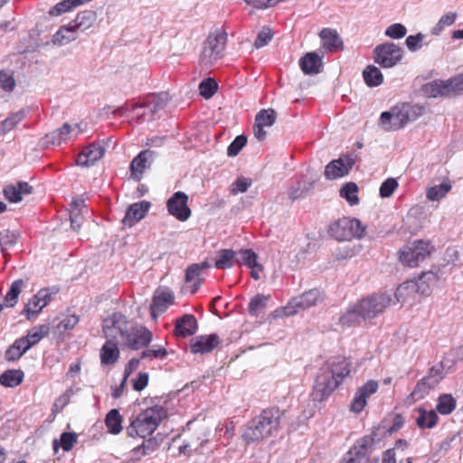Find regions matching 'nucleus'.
<instances>
[{
  "instance_id": "1",
  "label": "nucleus",
  "mask_w": 463,
  "mask_h": 463,
  "mask_svg": "<svg viewBox=\"0 0 463 463\" xmlns=\"http://www.w3.org/2000/svg\"><path fill=\"white\" fill-rule=\"evenodd\" d=\"M102 332L106 342L99 352L103 365L115 364L120 354L119 345L137 350L152 340L151 332L127 318L121 313H114L103 320Z\"/></svg>"
},
{
  "instance_id": "2",
  "label": "nucleus",
  "mask_w": 463,
  "mask_h": 463,
  "mask_svg": "<svg viewBox=\"0 0 463 463\" xmlns=\"http://www.w3.org/2000/svg\"><path fill=\"white\" fill-rule=\"evenodd\" d=\"M349 373V364L345 359L327 362L317 375L311 393L313 401H326Z\"/></svg>"
},
{
  "instance_id": "3",
  "label": "nucleus",
  "mask_w": 463,
  "mask_h": 463,
  "mask_svg": "<svg viewBox=\"0 0 463 463\" xmlns=\"http://www.w3.org/2000/svg\"><path fill=\"white\" fill-rule=\"evenodd\" d=\"M439 277L434 271L422 272L419 277L402 283L395 291V299L402 306L412 307L419 303L423 296L430 293V288L437 283Z\"/></svg>"
},
{
  "instance_id": "4",
  "label": "nucleus",
  "mask_w": 463,
  "mask_h": 463,
  "mask_svg": "<svg viewBox=\"0 0 463 463\" xmlns=\"http://www.w3.org/2000/svg\"><path fill=\"white\" fill-rule=\"evenodd\" d=\"M279 423V411L265 410L244 427L242 439L248 444L259 442L277 430Z\"/></svg>"
},
{
  "instance_id": "5",
  "label": "nucleus",
  "mask_w": 463,
  "mask_h": 463,
  "mask_svg": "<svg viewBox=\"0 0 463 463\" xmlns=\"http://www.w3.org/2000/svg\"><path fill=\"white\" fill-rule=\"evenodd\" d=\"M166 416L167 412L164 407L160 405L149 407L131 421L127 429L128 434L130 437L146 438L156 430Z\"/></svg>"
},
{
  "instance_id": "6",
  "label": "nucleus",
  "mask_w": 463,
  "mask_h": 463,
  "mask_svg": "<svg viewBox=\"0 0 463 463\" xmlns=\"http://www.w3.org/2000/svg\"><path fill=\"white\" fill-rule=\"evenodd\" d=\"M228 34L223 29H218L209 33L203 43L199 56L202 67L210 68L214 65L223 54Z\"/></svg>"
},
{
  "instance_id": "7",
  "label": "nucleus",
  "mask_w": 463,
  "mask_h": 463,
  "mask_svg": "<svg viewBox=\"0 0 463 463\" xmlns=\"http://www.w3.org/2000/svg\"><path fill=\"white\" fill-rule=\"evenodd\" d=\"M366 227L360 220L351 217H343L331 223L329 234L339 241L361 239L365 234Z\"/></svg>"
},
{
  "instance_id": "8",
  "label": "nucleus",
  "mask_w": 463,
  "mask_h": 463,
  "mask_svg": "<svg viewBox=\"0 0 463 463\" xmlns=\"http://www.w3.org/2000/svg\"><path fill=\"white\" fill-rule=\"evenodd\" d=\"M434 250V247L429 241L416 240L404 245L399 250L400 261L408 267H418Z\"/></svg>"
},
{
  "instance_id": "9",
  "label": "nucleus",
  "mask_w": 463,
  "mask_h": 463,
  "mask_svg": "<svg viewBox=\"0 0 463 463\" xmlns=\"http://www.w3.org/2000/svg\"><path fill=\"white\" fill-rule=\"evenodd\" d=\"M324 299L320 290L310 289L301 296L292 298L287 306L281 309L276 310V317H289L297 314L300 310L317 306Z\"/></svg>"
},
{
  "instance_id": "10",
  "label": "nucleus",
  "mask_w": 463,
  "mask_h": 463,
  "mask_svg": "<svg viewBox=\"0 0 463 463\" xmlns=\"http://www.w3.org/2000/svg\"><path fill=\"white\" fill-rule=\"evenodd\" d=\"M208 429L204 424H187L183 444L179 447V453L191 455L197 452L208 441Z\"/></svg>"
},
{
  "instance_id": "11",
  "label": "nucleus",
  "mask_w": 463,
  "mask_h": 463,
  "mask_svg": "<svg viewBox=\"0 0 463 463\" xmlns=\"http://www.w3.org/2000/svg\"><path fill=\"white\" fill-rule=\"evenodd\" d=\"M392 302L390 295L378 293L361 299L356 305L364 320L371 319L383 313Z\"/></svg>"
},
{
  "instance_id": "12",
  "label": "nucleus",
  "mask_w": 463,
  "mask_h": 463,
  "mask_svg": "<svg viewBox=\"0 0 463 463\" xmlns=\"http://www.w3.org/2000/svg\"><path fill=\"white\" fill-rule=\"evenodd\" d=\"M402 56V49L393 43L377 45L373 52L374 62L383 68H392L401 61Z\"/></svg>"
},
{
  "instance_id": "13",
  "label": "nucleus",
  "mask_w": 463,
  "mask_h": 463,
  "mask_svg": "<svg viewBox=\"0 0 463 463\" xmlns=\"http://www.w3.org/2000/svg\"><path fill=\"white\" fill-rule=\"evenodd\" d=\"M188 195L184 192H175L166 203L168 213L181 222H185L191 216L188 207Z\"/></svg>"
},
{
  "instance_id": "14",
  "label": "nucleus",
  "mask_w": 463,
  "mask_h": 463,
  "mask_svg": "<svg viewBox=\"0 0 463 463\" xmlns=\"http://www.w3.org/2000/svg\"><path fill=\"white\" fill-rule=\"evenodd\" d=\"M378 388L379 383L374 380H369L363 386L359 387L355 391L350 403V411L354 413H360L365 408L367 399L375 393Z\"/></svg>"
},
{
  "instance_id": "15",
  "label": "nucleus",
  "mask_w": 463,
  "mask_h": 463,
  "mask_svg": "<svg viewBox=\"0 0 463 463\" xmlns=\"http://www.w3.org/2000/svg\"><path fill=\"white\" fill-rule=\"evenodd\" d=\"M277 119V112L273 109H267L260 110L256 117L253 126L254 137L259 141H263L267 137V132L264 128L272 127Z\"/></svg>"
},
{
  "instance_id": "16",
  "label": "nucleus",
  "mask_w": 463,
  "mask_h": 463,
  "mask_svg": "<svg viewBox=\"0 0 463 463\" xmlns=\"http://www.w3.org/2000/svg\"><path fill=\"white\" fill-rule=\"evenodd\" d=\"M175 301V295L167 288H159L155 291L152 304L150 306L151 315L154 319L165 312Z\"/></svg>"
},
{
  "instance_id": "17",
  "label": "nucleus",
  "mask_w": 463,
  "mask_h": 463,
  "mask_svg": "<svg viewBox=\"0 0 463 463\" xmlns=\"http://www.w3.org/2000/svg\"><path fill=\"white\" fill-rule=\"evenodd\" d=\"M167 99L166 94L154 96L148 104L136 105L133 108V115L138 121H144L146 119L147 113L153 115L157 109L164 108Z\"/></svg>"
},
{
  "instance_id": "18",
  "label": "nucleus",
  "mask_w": 463,
  "mask_h": 463,
  "mask_svg": "<svg viewBox=\"0 0 463 463\" xmlns=\"http://www.w3.org/2000/svg\"><path fill=\"white\" fill-rule=\"evenodd\" d=\"M380 126L385 131L398 130L405 126L399 106L381 114Z\"/></svg>"
},
{
  "instance_id": "19",
  "label": "nucleus",
  "mask_w": 463,
  "mask_h": 463,
  "mask_svg": "<svg viewBox=\"0 0 463 463\" xmlns=\"http://www.w3.org/2000/svg\"><path fill=\"white\" fill-rule=\"evenodd\" d=\"M441 376L436 373H431L421 379L417 385L415 386L413 392H411V397L414 401H419L423 399L431 390H433L440 382Z\"/></svg>"
},
{
  "instance_id": "20",
  "label": "nucleus",
  "mask_w": 463,
  "mask_h": 463,
  "mask_svg": "<svg viewBox=\"0 0 463 463\" xmlns=\"http://www.w3.org/2000/svg\"><path fill=\"white\" fill-rule=\"evenodd\" d=\"M150 208V203L141 201L131 204L126 213L123 219V224L128 227H132L137 222H140L147 213Z\"/></svg>"
},
{
  "instance_id": "21",
  "label": "nucleus",
  "mask_w": 463,
  "mask_h": 463,
  "mask_svg": "<svg viewBox=\"0 0 463 463\" xmlns=\"http://www.w3.org/2000/svg\"><path fill=\"white\" fill-rule=\"evenodd\" d=\"M220 344L217 335H198L191 340V351L194 354H204L213 350Z\"/></svg>"
},
{
  "instance_id": "22",
  "label": "nucleus",
  "mask_w": 463,
  "mask_h": 463,
  "mask_svg": "<svg viewBox=\"0 0 463 463\" xmlns=\"http://www.w3.org/2000/svg\"><path fill=\"white\" fill-rule=\"evenodd\" d=\"M52 300V294L46 288H43L37 292L28 302L24 308L27 318H31V315L38 314Z\"/></svg>"
},
{
  "instance_id": "23",
  "label": "nucleus",
  "mask_w": 463,
  "mask_h": 463,
  "mask_svg": "<svg viewBox=\"0 0 463 463\" xmlns=\"http://www.w3.org/2000/svg\"><path fill=\"white\" fill-rule=\"evenodd\" d=\"M319 36L321 38L322 48L330 52H336L344 49L343 41L338 33L330 28L323 29Z\"/></svg>"
},
{
  "instance_id": "24",
  "label": "nucleus",
  "mask_w": 463,
  "mask_h": 463,
  "mask_svg": "<svg viewBox=\"0 0 463 463\" xmlns=\"http://www.w3.org/2000/svg\"><path fill=\"white\" fill-rule=\"evenodd\" d=\"M352 162L349 159L339 158L331 161L325 168V176L328 180H335L346 175L352 168Z\"/></svg>"
},
{
  "instance_id": "25",
  "label": "nucleus",
  "mask_w": 463,
  "mask_h": 463,
  "mask_svg": "<svg viewBox=\"0 0 463 463\" xmlns=\"http://www.w3.org/2000/svg\"><path fill=\"white\" fill-rule=\"evenodd\" d=\"M33 193V187L26 182H17L15 184H8L4 188V194L10 203H19L24 195Z\"/></svg>"
},
{
  "instance_id": "26",
  "label": "nucleus",
  "mask_w": 463,
  "mask_h": 463,
  "mask_svg": "<svg viewBox=\"0 0 463 463\" xmlns=\"http://www.w3.org/2000/svg\"><path fill=\"white\" fill-rule=\"evenodd\" d=\"M103 156V146L99 144H91L86 146L79 155L77 164L81 166H89L99 160Z\"/></svg>"
},
{
  "instance_id": "27",
  "label": "nucleus",
  "mask_w": 463,
  "mask_h": 463,
  "mask_svg": "<svg viewBox=\"0 0 463 463\" xmlns=\"http://www.w3.org/2000/svg\"><path fill=\"white\" fill-rule=\"evenodd\" d=\"M88 213L85 202L81 198L74 199L71 203L70 218L71 226L74 231H79Z\"/></svg>"
},
{
  "instance_id": "28",
  "label": "nucleus",
  "mask_w": 463,
  "mask_h": 463,
  "mask_svg": "<svg viewBox=\"0 0 463 463\" xmlns=\"http://www.w3.org/2000/svg\"><path fill=\"white\" fill-rule=\"evenodd\" d=\"M79 16L73 23L62 26L52 37V43L55 45H65L74 41L77 37L76 31L80 26Z\"/></svg>"
},
{
  "instance_id": "29",
  "label": "nucleus",
  "mask_w": 463,
  "mask_h": 463,
  "mask_svg": "<svg viewBox=\"0 0 463 463\" xmlns=\"http://www.w3.org/2000/svg\"><path fill=\"white\" fill-rule=\"evenodd\" d=\"M201 276L202 273L199 271V267L197 265L188 266L185 269V285L183 288V291L194 294L202 284L203 279Z\"/></svg>"
},
{
  "instance_id": "30",
  "label": "nucleus",
  "mask_w": 463,
  "mask_h": 463,
  "mask_svg": "<svg viewBox=\"0 0 463 463\" xmlns=\"http://www.w3.org/2000/svg\"><path fill=\"white\" fill-rule=\"evenodd\" d=\"M314 179L302 177L291 187H289L288 195L292 201L301 199L307 196L314 189Z\"/></svg>"
},
{
  "instance_id": "31",
  "label": "nucleus",
  "mask_w": 463,
  "mask_h": 463,
  "mask_svg": "<svg viewBox=\"0 0 463 463\" xmlns=\"http://www.w3.org/2000/svg\"><path fill=\"white\" fill-rule=\"evenodd\" d=\"M373 446V439L371 436H364L359 439L348 452L361 461L370 455Z\"/></svg>"
},
{
  "instance_id": "32",
  "label": "nucleus",
  "mask_w": 463,
  "mask_h": 463,
  "mask_svg": "<svg viewBox=\"0 0 463 463\" xmlns=\"http://www.w3.org/2000/svg\"><path fill=\"white\" fill-rule=\"evenodd\" d=\"M152 152L145 150L140 152L131 162L130 170L131 175L136 180H140L144 171L149 167L148 159L151 157Z\"/></svg>"
},
{
  "instance_id": "33",
  "label": "nucleus",
  "mask_w": 463,
  "mask_h": 463,
  "mask_svg": "<svg viewBox=\"0 0 463 463\" xmlns=\"http://www.w3.org/2000/svg\"><path fill=\"white\" fill-rule=\"evenodd\" d=\"M299 66L305 74H317L322 66L321 57L316 52H307L300 59Z\"/></svg>"
},
{
  "instance_id": "34",
  "label": "nucleus",
  "mask_w": 463,
  "mask_h": 463,
  "mask_svg": "<svg viewBox=\"0 0 463 463\" xmlns=\"http://www.w3.org/2000/svg\"><path fill=\"white\" fill-rule=\"evenodd\" d=\"M197 330V321L193 315H184L176 321L175 335L181 337H186L194 335Z\"/></svg>"
},
{
  "instance_id": "35",
  "label": "nucleus",
  "mask_w": 463,
  "mask_h": 463,
  "mask_svg": "<svg viewBox=\"0 0 463 463\" xmlns=\"http://www.w3.org/2000/svg\"><path fill=\"white\" fill-rule=\"evenodd\" d=\"M423 93L429 98H439L450 95L448 80H433L422 87Z\"/></svg>"
},
{
  "instance_id": "36",
  "label": "nucleus",
  "mask_w": 463,
  "mask_h": 463,
  "mask_svg": "<svg viewBox=\"0 0 463 463\" xmlns=\"http://www.w3.org/2000/svg\"><path fill=\"white\" fill-rule=\"evenodd\" d=\"M364 317L356 305L350 307L339 318V323L343 326H354L364 321Z\"/></svg>"
},
{
  "instance_id": "37",
  "label": "nucleus",
  "mask_w": 463,
  "mask_h": 463,
  "mask_svg": "<svg viewBox=\"0 0 463 463\" xmlns=\"http://www.w3.org/2000/svg\"><path fill=\"white\" fill-rule=\"evenodd\" d=\"M451 184L449 181H445L439 185L428 187L426 189V197L430 202H438L446 197L451 191Z\"/></svg>"
},
{
  "instance_id": "38",
  "label": "nucleus",
  "mask_w": 463,
  "mask_h": 463,
  "mask_svg": "<svg viewBox=\"0 0 463 463\" xmlns=\"http://www.w3.org/2000/svg\"><path fill=\"white\" fill-rule=\"evenodd\" d=\"M23 285L24 281L22 279L15 280L12 283L9 291L4 298V303L0 302V312L3 310L4 307H13L17 303Z\"/></svg>"
},
{
  "instance_id": "39",
  "label": "nucleus",
  "mask_w": 463,
  "mask_h": 463,
  "mask_svg": "<svg viewBox=\"0 0 463 463\" xmlns=\"http://www.w3.org/2000/svg\"><path fill=\"white\" fill-rule=\"evenodd\" d=\"M399 108L402 112V118H403L405 125L408 122L416 120L425 112L424 107L418 104L411 105L408 103H404L399 106Z\"/></svg>"
},
{
  "instance_id": "40",
  "label": "nucleus",
  "mask_w": 463,
  "mask_h": 463,
  "mask_svg": "<svg viewBox=\"0 0 463 463\" xmlns=\"http://www.w3.org/2000/svg\"><path fill=\"white\" fill-rule=\"evenodd\" d=\"M24 373L21 370H7L0 375V383L3 386L14 388L24 380Z\"/></svg>"
},
{
  "instance_id": "41",
  "label": "nucleus",
  "mask_w": 463,
  "mask_h": 463,
  "mask_svg": "<svg viewBox=\"0 0 463 463\" xmlns=\"http://www.w3.org/2000/svg\"><path fill=\"white\" fill-rule=\"evenodd\" d=\"M419 417L416 420L418 426L421 429H431L438 421V415L435 411H427L423 408L418 409Z\"/></svg>"
},
{
  "instance_id": "42",
  "label": "nucleus",
  "mask_w": 463,
  "mask_h": 463,
  "mask_svg": "<svg viewBox=\"0 0 463 463\" xmlns=\"http://www.w3.org/2000/svg\"><path fill=\"white\" fill-rule=\"evenodd\" d=\"M50 331L49 325H39L33 327L28 331L27 335L24 336L30 347L39 343L43 337H45Z\"/></svg>"
},
{
  "instance_id": "43",
  "label": "nucleus",
  "mask_w": 463,
  "mask_h": 463,
  "mask_svg": "<svg viewBox=\"0 0 463 463\" xmlns=\"http://www.w3.org/2000/svg\"><path fill=\"white\" fill-rule=\"evenodd\" d=\"M365 83L369 87H376L383 83V75L374 65H368L363 71Z\"/></svg>"
},
{
  "instance_id": "44",
  "label": "nucleus",
  "mask_w": 463,
  "mask_h": 463,
  "mask_svg": "<svg viewBox=\"0 0 463 463\" xmlns=\"http://www.w3.org/2000/svg\"><path fill=\"white\" fill-rule=\"evenodd\" d=\"M358 192L357 184L354 182H349L340 189L339 194L350 205H356L359 203Z\"/></svg>"
},
{
  "instance_id": "45",
  "label": "nucleus",
  "mask_w": 463,
  "mask_h": 463,
  "mask_svg": "<svg viewBox=\"0 0 463 463\" xmlns=\"http://www.w3.org/2000/svg\"><path fill=\"white\" fill-rule=\"evenodd\" d=\"M77 127L71 128L69 124H64L61 128L47 135V137L52 144L61 145L71 138V134L76 130Z\"/></svg>"
},
{
  "instance_id": "46",
  "label": "nucleus",
  "mask_w": 463,
  "mask_h": 463,
  "mask_svg": "<svg viewBox=\"0 0 463 463\" xmlns=\"http://www.w3.org/2000/svg\"><path fill=\"white\" fill-rule=\"evenodd\" d=\"M236 252L232 250L224 249L219 250L214 263L215 268L222 269L232 268Z\"/></svg>"
},
{
  "instance_id": "47",
  "label": "nucleus",
  "mask_w": 463,
  "mask_h": 463,
  "mask_svg": "<svg viewBox=\"0 0 463 463\" xmlns=\"http://www.w3.org/2000/svg\"><path fill=\"white\" fill-rule=\"evenodd\" d=\"M106 426L112 434H118L122 430V417L117 409L109 411L105 419Z\"/></svg>"
},
{
  "instance_id": "48",
  "label": "nucleus",
  "mask_w": 463,
  "mask_h": 463,
  "mask_svg": "<svg viewBox=\"0 0 463 463\" xmlns=\"http://www.w3.org/2000/svg\"><path fill=\"white\" fill-rule=\"evenodd\" d=\"M457 18L458 14L456 12L444 14L431 29V33L433 35H439L446 27L452 25Z\"/></svg>"
},
{
  "instance_id": "49",
  "label": "nucleus",
  "mask_w": 463,
  "mask_h": 463,
  "mask_svg": "<svg viewBox=\"0 0 463 463\" xmlns=\"http://www.w3.org/2000/svg\"><path fill=\"white\" fill-rule=\"evenodd\" d=\"M24 110L12 114L9 118L0 123V136L11 131L24 118Z\"/></svg>"
},
{
  "instance_id": "50",
  "label": "nucleus",
  "mask_w": 463,
  "mask_h": 463,
  "mask_svg": "<svg viewBox=\"0 0 463 463\" xmlns=\"http://www.w3.org/2000/svg\"><path fill=\"white\" fill-rule=\"evenodd\" d=\"M455 408L456 401L450 394H443L439 396L436 409L440 414H449Z\"/></svg>"
},
{
  "instance_id": "51",
  "label": "nucleus",
  "mask_w": 463,
  "mask_h": 463,
  "mask_svg": "<svg viewBox=\"0 0 463 463\" xmlns=\"http://www.w3.org/2000/svg\"><path fill=\"white\" fill-rule=\"evenodd\" d=\"M239 254L241 256V261L237 260L238 263H241L248 268L257 267L259 270H263L261 264L258 262V255L251 250H241Z\"/></svg>"
},
{
  "instance_id": "52",
  "label": "nucleus",
  "mask_w": 463,
  "mask_h": 463,
  "mask_svg": "<svg viewBox=\"0 0 463 463\" xmlns=\"http://www.w3.org/2000/svg\"><path fill=\"white\" fill-rule=\"evenodd\" d=\"M167 354V351L165 347L163 346H159V345H155V346H152L151 348H148V349H146L145 351L142 352L141 354V358L142 359H149V360H153V359H164Z\"/></svg>"
},
{
  "instance_id": "53",
  "label": "nucleus",
  "mask_w": 463,
  "mask_h": 463,
  "mask_svg": "<svg viewBox=\"0 0 463 463\" xmlns=\"http://www.w3.org/2000/svg\"><path fill=\"white\" fill-rule=\"evenodd\" d=\"M199 90L203 98L210 99L217 90V83L213 79L204 80L200 83Z\"/></svg>"
},
{
  "instance_id": "54",
  "label": "nucleus",
  "mask_w": 463,
  "mask_h": 463,
  "mask_svg": "<svg viewBox=\"0 0 463 463\" xmlns=\"http://www.w3.org/2000/svg\"><path fill=\"white\" fill-rule=\"evenodd\" d=\"M398 182L395 178L390 177L386 179L380 186V196L382 198H389L398 188Z\"/></svg>"
},
{
  "instance_id": "55",
  "label": "nucleus",
  "mask_w": 463,
  "mask_h": 463,
  "mask_svg": "<svg viewBox=\"0 0 463 463\" xmlns=\"http://www.w3.org/2000/svg\"><path fill=\"white\" fill-rule=\"evenodd\" d=\"M407 29L402 24H393L388 26L384 34L392 39H402L406 35Z\"/></svg>"
},
{
  "instance_id": "56",
  "label": "nucleus",
  "mask_w": 463,
  "mask_h": 463,
  "mask_svg": "<svg viewBox=\"0 0 463 463\" xmlns=\"http://www.w3.org/2000/svg\"><path fill=\"white\" fill-rule=\"evenodd\" d=\"M247 137L245 136H238L228 146L227 154L229 156H237L240 151L246 146Z\"/></svg>"
},
{
  "instance_id": "57",
  "label": "nucleus",
  "mask_w": 463,
  "mask_h": 463,
  "mask_svg": "<svg viewBox=\"0 0 463 463\" xmlns=\"http://www.w3.org/2000/svg\"><path fill=\"white\" fill-rule=\"evenodd\" d=\"M15 80L12 72L7 71H0V88L5 91H12L14 88Z\"/></svg>"
},
{
  "instance_id": "58",
  "label": "nucleus",
  "mask_w": 463,
  "mask_h": 463,
  "mask_svg": "<svg viewBox=\"0 0 463 463\" xmlns=\"http://www.w3.org/2000/svg\"><path fill=\"white\" fill-rule=\"evenodd\" d=\"M17 235L14 232L5 230L0 232V247L5 250L7 247L16 242Z\"/></svg>"
},
{
  "instance_id": "59",
  "label": "nucleus",
  "mask_w": 463,
  "mask_h": 463,
  "mask_svg": "<svg viewBox=\"0 0 463 463\" xmlns=\"http://www.w3.org/2000/svg\"><path fill=\"white\" fill-rule=\"evenodd\" d=\"M79 323V317L76 315H70L65 317L56 326L60 333L71 330L75 327Z\"/></svg>"
},
{
  "instance_id": "60",
  "label": "nucleus",
  "mask_w": 463,
  "mask_h": 463,
  "mask_svg": "<svg viewBox=\"0 0 463 463\" xmlns=\"http://www.w3.org/2000/svg\"><path fill=\"white\" fill-rule=\"evenodd\" d=\"M268 301V297L263 295H257L254 297L250 304H249V311L250 314H257L260 309H262Z\"/></svg>"
},
{
  "instance_id": "61",
  "label": "nucleus",
  "mask_w": 463,
  "mask_h": 463,
  "mask_svg": "<svg viewBox=\"0 0 463 463\" xmlns=\"http://www.w3.org/2000/svg\"><path fill=\"white\" fill-rule=\"evenodd\" d=\"M404 449L407 447V442L404 440H398L395 444V448L386 450L383 456L382 463H396L395 449L398 448Z\"/></svg>"
},
{
  "instance_id": "62",
  "label": "nucleus",
  "mask_w": 463,
  "mask_h": 463,
  "mask_svg": "<svg viewBox=\"0 0 463 463\" xmlns=\"http://www.w3.org/2000/svg\"><path fill=\"white\" fill-rule=\"evenodd\" d=\"M60 442L64 451H70L77 443V435L73 432H63Z\"/></svg>"
},
{
  "instance_id": "63",
  "label": "nucleus",
  "mask_w": 463,
  "mask_h": 463,
  "mask_svg": "<svg viewBox=\"0 0 463 463\" xmlns=\"http://www.w3.org/2000/svg\"><path fill=\"white\" fill-rule=\"evenodd\" d=\"M250 184V179L245 177L238 178L234 183H232L231 192L234 194L238 193H244L248 190Z\"/></svg>"
},
{
  "instance_id": "64",
  "label": "nucleus",
  "mask_w": 463,
  "mask_h": 463,
  "mask_svg": "<svg viewBox=\"0 0 463 463\" xmlns=\"http://www.w3.org/2000/svg\"><path fill=\"white\" fill-rule=\"evenodd\" d=\"M450 94L463 92V73L448 80Z\"/></svg>"
}]
</instances>
